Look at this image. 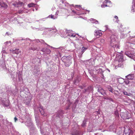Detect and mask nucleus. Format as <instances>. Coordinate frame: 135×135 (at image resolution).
<instances>
[{
  "instance_id": "f257e3e1",
  "label": "nucleus",
  "mask_w": 135,
  "mask_h": 135,
  "mask_svg": "<svg viewBox=\"0 0 135 135\" xmlns=\"http://www.w3.org/2000/svg\"><path fill=\"white\" fill-rule=\"evenodd\" d=\"M31 43L38 44V45L42 44L43 45H44L45 46L44 48H41L40 49V51L42 52L45 54H49L50 53L51 51L50 49V48L55 49H56V51H58L59 52L58 56H59L60 57H61L62 55L60 51H61L62 52H64V49L63 48V47H60L58 48H54L47 45L42 39L39 40L36 39L31 40Z\"/></svg>"
},
{
  "instance_id": "f03ea898",
  "label": "nucleus",
  "mask_w": 135,
  "mask_h": 135,
  "mask_svg": "<svg viewBox=\"0 0 135 135\" xmlns=\"http://www.w3.org/2000/svg\"><path fill=\"white\" fill-rule=\"evenodd\" d=\"M34 109L35 115L37 125L38 127H39L40 129V127L43 128V126L41 124L40 117L37 114L38 112V111H39L41 114L44 116H47V114L45 112L44 110L43 109V107L42 106H40V107H38L37 109L36 107H35L34 108Z\"/></svg>"
},
{
  "instance_id": "7ed1b4c3",
  "label": "nucleus",
  "mask_w": 135,
  "mask_h": 135,
  "mask_svg": "<svg viewBox=\"0 0 135 135\" xmlns=\"http://www.w3.org/2000/svg\"><path fill=\"white\" fill-rule=\"evenodd\" d=\"M25 122V125L29 128L30 135L36 134L37 131L30 117L26 119Z\"/></svg>"
},
{
  "instance_id": "20e7f679",
  "label": "nucleus",
  "mask_w": 135,
  "mask_h": 135,
  "mask_svg": "<svg viewBox=\"0 0 135 135\" xmlns=\"http://www.w3.org/2000/svg\"><path fill=\"white\" fill-rule=\"evenodd\" d=\"M110 46L114 49L119 48V44L118 41V38L116 35H112L110 37L109 41Z\"/></svg>"
},
{
  "instance_id": "39448f33",
  "label": "nucleus",
  "mask_w": 135,
  "mask_h": 135,
  "mask_svg": "<svg viewBox=\"0 0 135 135\" xmlns=\"http://www.w3.org/2000/svg\"><path fill=\"white\" fill-rule=\"evenodd\" d=\"M62 59L65 66L66 67L69 66L72 63V57L70 56H63Z\"/></svg>"
},
{
  "instance_id": "423d86ee",
  "label": "nucleus",
  "mask_w": 135,
  "mask_h": 135,
  "mask_svg": "<svg viewBox=\"0 0 135 135\" xmlns=\"http://www.w3.org/2000/svg\"><path fill=\"white\" fill-rule=\"evenodd\" d=\"M121 130L123 131V135H132L133 132L129 128H126L124 127L122 128Z\"/></svg>"
},
{
  "instance_id": "0eeeda50",
  "label": "nucleus",
  "mask_w": 135,
  "mask_h": 135,
  "mask_svg": "<svg viewBox=\"0 0 135 135\" xmlns=\"http://www.w3.org/2000/svg\"><path fill=\"white\" fill-rule=\"evenodd\" d=\"M112 6L111 1L109 0H105L103 2L101 7L102 8H104L105 7H110Z\"/></svg>"
},
{
  "instance_id": "6e6552de",
  "label": "nucleus",
  "mask_w": 135,
  "mask_h": 135,
  "mask_svg": "<svg viewBox=\"0 0 135 135\" xmlns=\"http://www.w3.org/2000/svg\"><path fill=\"white\" fill-rule=\"evenodd\" d=\"M125 54L130 58L132 59L135 61V54L130 51L125 52Z\"/></svg>"
},
{
  "instance_id": "1a4fd4ad",
  "label": "nucleus",
  "mask_w": 135,
  "mask_h": 135,
  "mask_svg": "<svg viewBox=\"0 0 135 135\" xmlns=\"http://www.w3.org/2000/svg\"><path fill=\"white\" fill-rule=\"evenodd\" d=\"M8 7L7 5L3 2H0V9L4 10L7 8Z\"/></svg>"
},
{
  "instance_id": "9d476101",
  "label": "nucleus",
  "mask_w": 135,
  "mask_h": 135,
  "mask_svg": "<svg viewBox=\"0 0 135 135\" xmlns=\"http://www.w3.org/2000/svg\"><path fill=\"white\" fill-rule=\"evenodd\" d=\"M59 13V11L57 10L56 11V12L55 14V15H53L51 14L49 15L48 17H47V18H50L53 19H56L57 17V15Z\"/></svg>"
},
{
  "instance_id": "9b49d317",
  "label": "nucleus",
  "mask_w": 135,
  "mask_h": 135,
  "mask_svg": "<svg viewBox=\"0 0 135 135\" xmlns=\"http://www.w3.org/2000/svg\"><path fill=\"white\" fill-rule=\"evenodd\" d=\"M72 32L73 31L71 30L67 31L66 32V35L70 37H75L76 36L75 35L73 34Z\"/></svg>"
},
{
  "instance_id": "f8f14e48",
  "label": "nucleus",
  "mask_w": 135,
  "mask_h": 135,
  "mask_svg": "<svg viewBox=\"0 0 135 135\" xmlns=\"http://www.w3.org/2000/svg\"><path fill=\"white\" fill-rule=\"evenodd\" d=\"M102 32L101 30H95L94 32V35L99 37V36H102Z\"/></svg>"
},
{
  "instance_id": "ddd939ff",
  "label": "nucleus",
  "mask_w": 135,
  "mask_h": 135,
  "mask_svg": "<svg viewBox=\"0 0 135 135\" xmlns=\"http://www.w3.org/2000/svg\"><path fill=\"white\" fill-rule=\"evenodd\" d=\"M126 78L128 80H132L135 78V74H130L126 76Z\"/></svg>"
},
{
  "instance_id": "4468645a",
  "label": "nucleus",
  "mask_w": 135,
  "mask_h": 135,
  "mask_svg": "<svg viewBox=\"0 0 135 135\" xmlns=\"http://www.w3.org/2000/svg\"><path fill=\"white\" fill-rule=\"evenodd\" d=\"M10 51L11 52H12L13 54H18L21 53V51L19 49H15L10 50Z\"/></svg>"
},
{
  "instance_id": "2eb2a0df",
  "label": "nucleus",
  "mask_w": 135,
  "mask_h": 135,
  "mask_svg": "<svg viewBox=\"0 0 135 135\" xmlns=\"http://www.w3.org/2000/svg\"><path fill=\"white\" fill-rule=\"evenodd\" d=\"M12 5L15 7H18L23 6V3L22 2H19L17 3L15 2L12 4Z\"/></svg>"
},
{
  "instance_id": "dca6fc26",
  "label": "nucleus",
  "mask_w": 135,
  "mask_h": 135,
  "mask_svg": "<svg viewBox=\"0 0 135 135\" xmlns=\"http://www.w3.org/2000/svg\"><path fill=\"white\" fill-rule=\"evenodd\" d=\"M71 133L72 135H81L83 134L81 132L78 130L73 131Z\"/></svg>"
},
{
  "instance_id": "f3484780",
  "label": "nucleus",
  "mask_w": 135,
  "mask_h": 135,
  "mask_svg": "<svg viewBox=\"0 0 135 135\" xmlns=\"http://www.w3.org/2000/svg\"><path fill=\"white\" fill-rule=\"evenodd\" d=\"M99 92L103 96L106 95L105 91L103 89L101 88H99L98 90Z\"/></svg>"
},
{
  "instance_id": "a211bd4d",
  "label": "nucleus",
  "mask_w": 135,
  "mask_h": 135,
  "mask_svg": "<svg viewBox=\"0 0 135 135\" xmlns=\"http://www.w3.org/2000/svg\"><path fill=\"white\" fill-rule=\"evenodd\" d=\"M131 10L132 12H135V0H133L132 2Z\"/></svg>"
},
{
  "instance_id": "6ab92c4d",
  "label": "nucleus",
  "mask_w": 135,
  "mask_h": 135,
  "mask_svg": "<svg viewBox=\"0 0 135 135\" xmlns=\"http://www.w3.org/2000/svg\"><path fill=\"white\" fill-rule=\"evenodd\" d=\"M28 11L27 9H25L22 8L20 10L18 11V13H22L23 12L27 13L28 12Z\"/></svg>"
},
{
  "instance_id": "aec40b11",
  "label": "nucleus",
  "mask_w": 135,
  "mask_h": 135,
  "mask_svg": "<svg viewBox=\"0 0 135 135\" xmlns=\"http://www.w3.org/2000/svg\"><path fill=\"white\" fill-rule=\"evenodd\" d=\"M105 87L110 92L112 93H113V92L114 89L111 87L109 85H107L105 86Z\"/></svg>"
},
{
  "instance_id": "412c9836",
  "label": "nucleus",
  "mask_w": 135,
  "mask_h": 135,
  "mask_svg": "<svg viewBox=\"0 0 135 135\" xmlns=\"http://www.w3.org/2000/svg\"><path fill=\"white\" fill-rule=\"evenodd\" d=\"M48 30L49 31H51V32L53 33H56L57 31V30L54 27L52 28H49Z\"/></svg>"
},
{
  "instance_id": "4be33fe9",
  "label": "nucleus",
  "mask_w": 135,
  "mask_h": 135,
  "mask_svg": "<svg viewBox=\"0 0 135 135\" xmlns=\"http://www.w3.org/2000/svg\"><path fill=\"white\" fill-rule=\"evenodd\" d=\"M124 95L128 96H130L132 97L133 95L132 94L130 93H128L127 92L125 91V90H123L122 91Z\"/></svg>"
},
{
  "instance_id": "5701e85b",
  "label": "nucleus",
  "mask_w": 135,
  "mask_h": 135,
  "mask_svg": "<svg viewBox=\"0 0 135 135\" xmlns=\"http://www.w3.org/2000/svg\"><path fill=\"white\" fill-rule=\"evenodd\" d=\"M90 21L92 23H95V24H99L98 21L95 19H94L93 18H91L90 20Z\"/></svg>"
},
{
  "instance_id": "b1692460",
  "label": "nucleus",
  "mask_w": 135,
  "mask_h": 135,
  "mask_svg": "<svg viewBox=\"0 0 135 135\" xmlns=\"http://www.w3.org/2000/svg\"><path fill=\"white\" fill-rule=\"evenodd\" d=\"M40 49V48L39 47H35L34 46H32L31 47V48H30V49L32 50H38Z\"/></svg>"
},
{
  "instance_id": "393cba45",
  "label": "nucleus",
  "mask_w": 135,
  "mask_h": 135,
  "mask_svg": "<svg viewBox=\"0 0 135 135\" xmlns=\"http://www.w3.org/2000/svg\"><path fill=\"white\" fill-rule=\"evenodd\" d=\"M71 12L73 13L74 14H75L76 15H81L84 14V13H81L80 12H78V11H75V10H73L72 9H71Z\"/></svg>"
},
{
  "instance_id": "a878e982",
  "label": "nucleus",
  "mask_w": 135,
  "mask_h": 135,
  "mask_svg": "<svg viewBox=\"0 0 135 135\" xmlns=\"http://www.w3.org/2000/svg\"><path fill=\"white\" fill-rule=\"evenodd\" d=\"M64 113V112L61 110H60L59 112L58 113L57 116L60 118L62 117L63 114Z\"/></svg>"
},
{
  "instance_id": "bb28decb",
  "label": "nucleus",
  "mask_w": 135,
  "mask_h": 135,
  "mask_svg": "<svg viewBox=\"0 0 135 135\" xmlns=\"http://www.w3.org/2000/svg\"><path fill=\"white\" fill-rule=\"evenodd\" d=\"M28 7H35V9L36 10H37V9L36 7V4L33 3H31L28 4Z\"/></svg>"
},
{
  "instance_id": "cd10ccee",
  "label": "nucleus",
  "mask_w": 135,
  "mask_h": 135,
  "mask_svg": "<svg viewBox=\"0 0 135 135\" xmlns=\"http://www.w3.org/2000/svg\"><path fill=\"white\" fill-rule=\"evenodd\" d=\"M104 71V70L103 71V70L101 68H100V69L98 70L95 71V72L97 74H102L103 73V71Z\"/></svg>"
},
{
  "instance_id": "c85d7f7f",
  "label": "nucleus",
  "mask_w": 135,
  "mask_h": 135,
  "mask_svg": "<svg viewBox=\"0 0 135 135\" xmlns=\"http://www.w3.org/2000/svg\"><path fill=\"white\" fill-rule=\"evenodd\" d=\"M65 5V6L67 7L68 8H70L72 6H73V5H69L68 3H65L63 4V5Z\"/></svg>"
},
{
  "instance_id": "c756f323",
  "label": "nucleus",
  "mask_w": 135,
  "mask_h": 135,
  "mask_svg": "<svg viewBox=\"0 0 135 135\" xmlns=\"http://www.w3.org/2000/svg\"><path fill=\"white\" fill-rule=\"evenodd\" d=\"M87 121V119H85L83 121V122L82 124V126L83 127H85L86 124V121Z\"/></svg>"
},
{
  "instance_id": "7c9ffc66",
  "label": "nucleus",
  "mask_w": 135,
  "mask_h": 135,
  "mask_svg": "<svg viewBox=\"0 0 135 135\" xmlns=\"http://www.w3.org/2000/svg\"><path fill=\"white\" fill-rule=\"evenodd\" d=\"M100 67L98 66H96L94 67V71H96L100 69Z\"/></svg>"
},
{
  "instance_id": "2f4dec72",
  "label": "nucleus",
  "mask_w": 135,
  "mask_h": 135,
  "mask_svg": "<svg viewBox=\"0 0 135 135\" xmlns=\"http://www.w3.org/2000/svg\"><path fill=\"white\" fill-rule=\"evenodd\" d=\"M19 81H20L22 80L21 75V74H19L18 75Z\"/></svg>"
},
{
  "instance_id": "473e14b6",
  "label": "nucleus",
  "mask_w": 135,
  "mask_h": 135,
  "mask_svg": "<svg viewBox=\"0 0 135 135\" xmlns=\"http://www.w3.org/2000/svg\"><path fill=\"white\" fill-rule=\"evenodd\" d=\"M75 8H76V10H77L78 11H79V9L81 10L82 9V8L80 6H78L76 5V7Z\"/></svg>"
},
{
  "instance_id": "72a5a7b5",
  "label": "nucleus",
  "mask_w": 135,
  "mask_h": 135,
  "mask_svg": "<svg viewBox=\"0 0 135 135\" xmlns=\"http://www.w3.org/2000/svg\"><path fill=\"white\" fill-rule=\"evenodd\" d=\"M114 17L116 20V21H115V22L117 23H118L119 21L118 17L117 16H114Z\"/></svg>"
},
{
  "instance_id": "f704fd0d",
  "label": "nucleus",
  "mask_w": 135,
  "mask_h": 135,
  "mask_svg": "<svg viewBox=\"0 0 135 135\" xmlns=\"http://www.w3.org/2000/svg\"><path fill=\"white\" fill-rule=\"evenodd\" d=\"M118 27H119V29L120 30V31H123V29H122V28L123 25H122V24H120L119 26H118Z\"/></svg>"
},
{
  "instance_id": "c9c22d12",
  "label": "nucleus",
  "mask_w": 135,
  "mask_h": 135,
  "mask_svg": "<svg viewBox=\"0 0 135 135\" xmlns=\"http://www.w3.org/2000/svg\"><path fill=\"white\" fill-rule=\"evenodd\" d=\"M125 37V35L122 33H121L120 35V38H124Z\"/></svg>"
},
{
  "instance_id": "e433bc0d",
  "label": "nucleus",
  "mask_w": 135,
  "mask_h": 135,
  "mask_svg": "<svg viewBox=\"0 0 135 135\" xmlns=\"http://www.w3.org/2000/svg\"><path fill=\"white\" fill-rule=\"evenodd\" d=\"M87 48L84 47H83L81 50V52L82 54L84 52V51L86 50Z\"/></svg>"
},
{
  "instance_id": "4c0bfd02",
  "label": "nucleus",
  "mask_w": 135,
  "mask_h": 135,
  "mask_svg": "<svg viewBox=\"0 0 135 135\" xmlns=\"http://www.w3.org/2000/svg\"><path fill=\"white\" fill-rule=\"evenodd\" d=\"M0 62L1 63H2V65H1V66L2 68H4V67L5 66V63H4V62L3 61H1Z\"/></svg>"
},
{
  "instance_id": "58836bf2",
  "label": "nucleus",
  "mask_w": 135,
  "mask_h": 135,
  "mask_svg": "<svg viewBox=\"0 0 135 135\" xmlns=\"http://www.w3.org/2000/svg\"><path fill=\"white\" fill-rule=\"evenodd\" d=\"M47 18V17H46V18L41 19L39 20L38 21H39L40 22H43L44 21H45V19Z\"/></svg>"
},
{
  "instance_id": "ea45409f",
  "label": "nucleus",
  "mask_w": 135,
  "mask_h": 135,
  "mask_svg": "<svg viewBox=\"0 0 135 135\" xmlns=\"http://www.w3.org/2000/svg\"><path fill=\"white\" fill-rule=\"evenodd\" d=\"M5 45H7L6 44H7L8 45L7 46L10 45H11V42L10 41H7L6 42L4 43Z\"/></svg>"
},
{
  "instance_id": "a19ab883",
  "label": "nucleus",
  "mask_w": 135,
  "mask_h": 135,
  "mask_svg": "<svg viewBox=\"0 0 135 135\" xmlns=\"http://www.w3.org/2000/svg\"><path fill=\"white\" fill-rule=\"evenodd\" d=\"M2 50H2V51L1 52L2 53V56L3 57L4 55V56H5L4 55L6 53L4 51V49H3Z\"/></svg>"
},
{
  "instance_id": "79ce46f5",
  "label": "nucleus",
  "mask_w": 135,
  "mask_h": 135,
  "mask_svg": "<svg viewBox=\"0 0 135 135\" xmlns=\"http://www.w3.org/2000/svg\"><path fill=\"white\" fill-rule=\"evenodd\" d=\"M7 93L8 94H9L11 95H13L14 94L12 93L11 91H7Z\"/></svg>"
},
{
  "instance_id": "37998d69",
  "label": "nucleus",
  "mask_w": 135,
  "mask_h": 135,
  "mask_svg": "<svg viewBox=\"0 0 135 135\" xmlns=\"http://www.w3.org/2000/svg\"><path fill=\"white\" fill-rule=\"evenodd\" d=\"M124 82L127 85L129 83V81L128 80H126L124 81Z\"/></svg>"
},
{
  "instance_id": "c03bdc74",
  "label": "nucleus",
  "mask_w": 135,
  "mask_h": 135,
  "mask_svg": "<svg viewBox=\"0 0 135 135\" xmlns=\"http://www.w3.org/2000/svg\"><path fill=\"white\" fill-rule=\"evenodd\" d=\"M120 56V58L119 59V61H122L123 59V57L122 56Z\"/></svg>"
},
{
  "instance_id": "a18cd8bd",
  "label": "nucleus",
  "mask_w": 135,
  "mask_h": 135,
  "mask_svg": "<svg viewBox=\"0 0 135 135\" xmlns=\"http://www.w3.org/2000/svg\"><path fill=\"white\" fill-rule=\"evenodd\" d=\"M100 41L101 42H102V43H103L104 42L105 40L104 39H101L100 40Z\"/></svg>"
},
{
  "instance_id": "49530a36",
  "label": "nucleus",
  "mask_w": 135,
  "mask_h": 135,
  "mask_svg": "<svg viewBox=\"0 0 135 135\" xmlns=\"http://www.w3.org/2000/svg\"><path fill=\"white\" fill-rule=\"evenodd\" d=\"M56 9L55 7L54 6H53L51 9L52 11H54Z\"/></svg>"
},
{
  "instance_id": "de8ad7c7",
  "label": "nucleus",
  "mask_w": 135,
  "mask_h": 135,
  "mask_svg": "<svg viewBox=\"0 0 135 135\" xmlns=\"http://www.w3.org/2000/svg\"><path fill=\"white\" fill-rule=\"evenodd\" d=\"M95 113L96 114L98 115L100 114V112L99 111H96L95 112Z\"/></svg>"
},
{
  "instance_id": "09e8293b",
  "label": "nucleus",
  "mask_w": 135,
  "mask_h": 135,
  "mask_svg": "<svg viewBox=\"0 0 135 135\" xmlns=\"http://www.w3.org/2000/svg\"><path fill=\"white\" fill-rule=\"evenodd\" d=\"M14 119L15 121V122H16V121L17 120V118L16 117H15L14 118Z\"/></svg>"
},
{
  "instance_id": "8fccbe9b",
  "label": "nucleus",
  "mask_w": 135,
  "mask_h": 135,
  "mask_svg": "<svg viewBox=\"0 0 135 135\" xmlns=\"http://www.w3.org/2000/svg\"><path fill=\"white\" fill-rule=\"evenodd\" d=\"M4 105L5 106H8L9 105V104L8 103V104H5V103H4Z\"/></svg>"
},
{
  "instance_id": "3c124183",
  "label": "nucleus",
  "mask_w": 135,
  "mask_h": 135,
  "mask_svg": "<svg viewBox=\"0 0 135 135\" xmlns=\"http://www.w3.org/2000/svg\"><path fill=\"white\" fill-rule=\"evenodd\" d=\"M109 100H110L112 102H114L113 100L111 98H110L109 99Z\"/></svg>"
},
{
  "instance_id": "603ef678",
  "label": "nucleus",
  "mask_w": 135,
  "mask_h": 135,
  "mask_svg": "<svg viewBox=\"0 0 135 135\" xmlns=\"http://www.w3.org/2000/svg\"><path fill=\"white\" fill-rule=\"evenodd\" d=\"M66 0H61V2L62 3H63L64 2V1H65Z\"/></svg>"
},
{
  "instance_id": "864d4df0",
  "label": "nucleus",
  "mask_w": 135,
  "mask_h": 135,
  "mask_svg": "<svg viewBox=\"0 0 135 135\" xmlns=\"http://www.w3.org/2000/svg\"><path fill=\"white\" fill-rule=\"evenodd\" d=\"M105 27L106 28V29H107L108 27V25H105Z\"/></svg>"
},
{
  "instance_id": "5fc2aeb1",
  "label": "nucleus",
  "mask_w": 135,
  "mask_h": 135,
  "mask_svg": "<svg viewBox=\"0 0 135 135\" xmlns=\"http://www.w3.org/2000/svg\"><path fill=\"white\" fill-rule=\"evenodd\" d=\"M132 37V38L135 37V35L134 36H130V37Z\"/></svg>"
},
{
  "instance_id": "6e6d98bb",
  "label": "nucleus",
  "mask_w": 135,
  "mask_h": 135,
  "mask_svg": "<svg viewBox=\"0 0 135 135\" xmlns=\"http://www.w3.org/2000/svg\"><path fill=\"white\" fill-rule=\"evenodd\" d=\"M31 9L33 11H34L35 10L33 8H32Z\"/></svg>"
},
{
  "instance_id": "4d7b16f0",
  "label": "nucleus",
  "mask_w": 135,
  "mask_h": 135,
  "mask_svg": "<svg viewBox=\"0 0 135 135\" xmlns=\"http://www.w3.org/2000/svg\"><path fill=\"white\" fill-rule=\"evenodd\" d=\"M107 69L108 70V71L109 72H110V70L109 69Z\"/></svg>"
},
{
  "instance_id": "13d9d810",
  "label": "nucleus",
  "mask_w": 135,
  "mask_h": 135,
  "mask_svg": "<svg viewBox=\"0 0 135 135\" xmlns=\"http://www.w3.org/2000/svg\"><path fill=\"white\" fill-rule=\"evenodd\" d=\"M13 79L14 81H15L16 80V78H15V79Z\"/></svg>"
},
{
  "instance_id": "bf43d9fd",
  "label": "nucleus",
  "mask_w": 135,
  "mask_h": 135,
  "mask_svg": "<svg viewBox=\"0 0 135 135\" xmlns=\"http://www.w3.org/2000/svg\"><path fill=\"white\" fill-rule=\"evenodd\" d=\"M30 100H29V101H28V104L29 103H30Z\"/></svg>"
},
{
  "instance_id": "052dcab7",
  "label": "nucleus",
  "mask_w": 135,
  "mask_h": 135,
  "mask_svg": "<svg viewBox=\"0 0 135 135\" xmlns=\"http://www.w3.org/2000/svg\"><path fill=\"white\" fill-rule=\"evenodd\" d=\"M6 34H7V35H8V33L7 32L6 33Z\"/></svg>"
},
{
  "instance_id": "680f3d73",
  "label": "nucleus",
  "mask_w": 135,
  "mask_h": 135,
  "mask_svg": "<svg viewBox=\"0 0 135 135\" xmlns=\"http://www.w3.org/2000/svg\"><path fill=\"white\" fill-rule=\"evenodd\" d=\"M88 132H91V131H89L88 129Z\"/></svg>"
},
{
  "instance_id": "e2e57ef3",
  "label": "nucleus",
  "mask_w": 135,
  "mask_h": 135,
  "mask_svg": "<svg viewBox=\"0 0 135 135\" xmlns=\"http://www.w3.org/2000/svg\"><path fill=\"white\" fill-rule=\"evenodd\" d=\"M73 6H72L70 8H70V9H71V8H71Z\"/></svg>"
},
{
  "instance_id": "0e129e2a",
  "label": "nucleus",
  "mask_w": 135,
  "mask_h": 135,
  "mask_svg": "<svg viewBox=\"0 0 135 135\" xmlns=\"http://www.w3.org/2000/svg\"><path fill=\"white\" fill-rule=\"evenodd\" d=\"M56 55V57H58V56H57V55Z\"/></svg>"
},
{
  "instance_id": "69168bd1",
  "label": "nucleus",
  "mask_w": 135,
  "mask_h": 135,
  "mask_svg": "<svg viewBox=\"0 0 135 135\" xmlns=\"http://www.w3.org/2000/svg\"><path fill=\"white\" fill-rule=\"evenodd\" d=\"M123 118V119H127V118Z\"/></svg>"
},
{
  "instance_id": "338daca9",
  "label": "nucleus",
  "mask_w": 135,
  "mask_h": 135,
  "mask_svg": "<svg viewBox=\"0 0 135 135\" xmlns=\"http://www.w3.org/2000/svg\"><path fill=\"white\" fill-rule=\"evenodd\" d=\"M134 69L135 70V65H134Z\"/></svg>"
},
{
  "instance_id": "774afa93",
  "label": "nucleus",
  "mask_w": 135,
  "mask_h": 135,
  "mask_svg": "<svg viewBox=\"0 0 135 135\" xmlns=\"http://www.w3.org/2000/svg\"><path fill=\"white\" fill-rule=\"evenodd\" d=\"M87 11H88V12H90V11L89 10H87Z\"/></svg>"
}]
</instances>
